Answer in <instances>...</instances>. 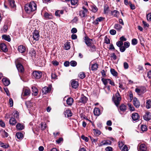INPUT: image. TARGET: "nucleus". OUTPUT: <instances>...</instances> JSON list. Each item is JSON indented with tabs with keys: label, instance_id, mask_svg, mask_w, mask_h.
Listing matches in <instances>:
<instances>
[{
	"label": "nucleus",
	"instance_id": "1",
	"mask_svg": "<svg viewBox=\"0 0 151 151\" xmlns=\"http://www.w3.org/2000/svg\"><path fill=\"white\" fill-rule=\"evenodd\" d=\"M24 9L27 13L30 14L37 9V5L34 1H31L25 5Z\"/></svg>",
	"mask_w": 151,
	"mask_h": 151
},
{
	"label": "nucleus",
	"instance_id": "2",
	"mask_svg": "<svg viewBox=\"0 0 151 151\" xmlns=\"http://www.w3.org/2000/svg\"><path fill=\"white\" fill-rule=\"evenodd\" d=\"M115 96L116 99L115 100L114 99V98H112V99L114 101V103L116 106L117 107H118L119 104H120V101L121 100V97H120L119 93L118 91L115 94Z\"/></svg>",
	"mask_w": 151,
	"mask_h": 151
},
{
	"label": "nucleus",
	"instance_id": "3",
	"mask_svg": "<svg viewBox=\"0 0 151 151\" xmlns=\"http://www.w3.org/2000/svg\"><path fill=\"white\" fill-rule=\"evenodd\" d=\"M135 91L138 94L140 95L145 93L146 91V89L145 87H141L139 88H136Z\"/></svg>",
	"mask_w": 151,
	"mask_h": 151
},
{
	"label": "nucleus",
	"instance_id": "4",
	"mask_svg": "<svg viewBox=\"0 0 151 151\" xmlns=\"http://www.w3.org/2000/svg\"><path fill=\"white\" fill-rule=\"evenodd\" d=\"M32 75L34 78L36 79H39L41 77L42 73L40 71H35L33 72Z\"/></svg>",
	"mask_w": 151,
	"mask_h": 151
},
{
	"label": "nucleus",
	"instance_id": "5",
	"mask_svg": "<svg viewBox=\"0 0 151 151\" xmlns=\"http://www.w3.org/2000/svg\"><path fill=\"white\" fill-rule=\"evenodd\" d=\"M34 40L38 41L40 37L39 32L37 30H35L32 33Z\"/></svg>",
	"mask_w": 151,
	"mask_h": 151
},
{
	"label": "nucleus",
	"instance_id": "6",
	"mask_svg": "<svg viewBox=\"0 0 151 151\" xmlns=\"http://www.w3.org/2000/svg\"><path fill=\"white\" fill-rule=\"evenodd\" d=\"M83 10L80 11L79 12V15L81 17H84L86 16V14L88 12L87 9L84 6L82 7Z\"/></svg>",
	"mask_w": 151,
	"mask_h": 151
},
{
	"label": "nucleus",
	"instance_id": "7",
	"mask_svg": "<svg viewBox=\"0 0 151 151\" xmlns=\"http://www.w3.org/2000/svg\"><path fill=\"white\" fill-rule=\"evenodd\" d=\"M88 100V98L83 94L81 95L79 101V102L82 103L83 104H86Z\"/></svg>",
	"mask_w": 151,
	"mask_h": 151
},
{
	"label": "nucleus",
	"instance_id": "8",
	"mask_svg": "<svg viewBox=\"0 0 151 151\" xmlns=\"http://www.w3.org/2000/svg\"><path fill=\"white\" fill-rule=\"evenodd\" d=\"M143 117L145 120L148 121L151 119V113L149 112H146Z\"/></svg>",
	"mask_w": 151,
	"mask_h": 151
},
{
	"label": "nucleus",
	"instance_id": "9",
	"mask_svg": "<svg viewBox=\"0 0 151 151\" xmlns=\"http://www.w3.org/2000/svg\"><path fill=\"white\" fill-rule=\"evenodd\" d=\"M133 102L134 105L136 108H138L139 107L140 103L137 98H134Z\"/></svg>",
	"mask_w": 151,
	"mask_h": 151
},
{
	"label": "nucleus",
	"instance_id": "10",
	"mask_svg": "<svg viewBox=\"0 0 151 151\" xmlns=\"http://www.w3.org/2000/svg\"><path fill=\"white\" fill-rule=\"evenodd\" d=\"M16 65L19 72L22 73L24 71L23 67L21 64L18 63Z\"/></svg>",
	"mask_w": 151,
	"mask_h": 151
},
{
	"label": "nucleus",
	"instance_id": "11",
	"mask_svg": "<svg viewBox=\"0 0 151 151\" xmlns=\"http://www.w3.org/2000/svg\"><path fill=\"white\" fill-rule=\"evenodd\" d=\"M85 42L87 46L90 47L91 45V41L92 40V39L89 38L88 37H85L84 39Z\"/></svg>",
	"mask_w": 151,
	"mask_h": 151
},
{
	"label": "nucleus",
	"instance_id": "12",
	"mask_svg": "<svg viewBox=\"0 0 151 151\" xmlns=\"http://www.w3.org/2000/svg\"><path fill=\"white\" fill-rule=\"evenodd\" d=\"M111 141L109 140H106L101 141L100 143V145L101 146L109 145H111Z\"/></svg>",
	"mask_w": 151,
	"mask_h": 151
},
{
	"label": "nucleus",
	"instance_id": "13",
	"mask_svg": "<svg viewBox=\"0 0 151 151\" xmlns=\"http://www.w3.org/2000/svg\"><path fill=\"white\" fill-rule=\"evenodd\" d=\"M132 118L133 121H136L139 119V116L138 113H134L132 114Z\"/></svg>",
	"mask_w": 151,
	"mask_h": 151
},
{
	"label": "nucleus",
	"instance_id": "14",
	"mask_svg": "<svg viewBox=\"0 0 151 151\" xmlns=\"http://www.w3.org/2000/svg\"><path fill=\"white\" fill-rule=\"evenodd\" d=\"M73 102L74 99L72 98L69 97L67 99V104L68 106H72Z\"/></svg>",
	"mask_w": 151,
	"mask_h": 151
},
{
	"label": "nucleus",
	"instance_id": "15",
	"mask_svg": "<svg viewBox=\"0 0 151 151\" xmlns=\"http://www.w3.org/2000/svg\"><path fill=\"white\" fill-rule=\"evenodd\" d=\"M104 19V18L100 17L97 18L93 22V24H94L97 25L99 24V22H101Z\"/></svg>",
	"mask_w": 151,
	"mask_h": 151
},
{
	"label": "nucleus",
	"instance_id": "16",
	"mask_svg": "<svg viewBox=\"0 0 151 151\" xmlns=\"http://www.w3.org/2000/svg\"><path fill=\"white\" fill-rule=\"evenodd\" d=\"M51 90V88L50 87H45L42 88V93L44 94L49 93Z\"/></svg>",
	"mask_w": 151,
	"mask_h": 151
},
{
	"label": "nucleus",
	"instance_id": "17",
	"mask_svg": "<svg viewBox=\"0 0 151 151\" xmlns=\"http://www.w3.org/2000/svg\"><path fill=\"white\" fill-rule=\"evenodd\" d=\"M0 49L4 52H6L8 50L6 45L4 43H1L0 45Z\"/></svg>",
	"mask_w": 151,
	"mask_h": 151
},
{
	"label": "nucleus",
	"instance_id": "18",
	"mask_svg": "<svg viewBox=\"0 0 151 151\" xmlns=\"http://www.w3.org/2000/svg\"><path fill=\"white\" fill-rule=\"evenodd\" d=\"M2 81L3 84L6 86H8L10 83V80L6 78H3Z\"/></svg>",
	"mask_w": 151,
	"mask_h": 151
},
{
	"label": "nucleus",
	"instance_id": "19",
	"mask_svg": "<svg viewBox=\"0 0 151 151\" xmlns=\"http://www.w3.org/2000/svg\"><path fill=\"white\" fill-rule=\"evenodd\" d=\"M9 124L12 126L15 125L16 124L17 122L14 118L11 117L9 120Z\"/></svg>",
	"mask_w": 151,
	"mask_h": 151
},
{
	"label": "nucleus",
	"instance_id": "20",
	"mask_svg": "<svg viewBox=\"0 0 151 151\" xmlns=\"http://www.w3.org/2000/svg\"><path fill=\"white\" fill-rule=\"evenodd\" d=\"M16 127L17 130H21L24 129V126L20 123H18L16 125Z\"/></svg>",
	"mask_w": 151,
	"mask_h": 151
},
{
	"label": "nucleus",
	"instance_id": "21",
	"mask_svg": "<svg viewBox=\"0 0 151 151\" xmlns=\"http://www.w3.org/2000/svg\"><path fill=\"white\" fill-rule=\"evenodd\" d=\"M93 113L95 115L99 116L101 114L100 110L98 108H95L94 109Z\"/></svg>",
	"mask_w": 151,
	"mask_h": 151
},
{
	"label": "nucleus",
	"instance_id": "22",
	"mask_svg": "<svg viewBox=\"0 0 151 151\" xmlns=\"http://www.w3.org/2000/svg\"><path fill=\"white\" fill-rule=\"evenodd\" d=\"M25 50V47L22 45H20L18 47V51L22 53L24 52Z\"/></svg>",
	"mask_w": 151,
	"mask_h": 151
},
{
	"label": "nucleus",
	"instance_id": "23",
	"mask_svg": "<svg viewBox=\"0 0 151 151\" xmlns=\"http://www.w3.org/2000/svg\"><path fill=\"white\" fill-rule=\"evenodd\" d=\"M44 16L46 19H50L52 18V16L51 14L46 12L45 13Z\"/></svg>",
	"mask_w": 151,
	"mask_h": 151
},
{
	"label": "nucleus",
	"instance_id": "24",
	"mask_svg": "<svg viewBox=\"0 0 151 151\" xmlns=\"http://www.w3.org/2000/svg\"><path fill=\"white\" fill-rule=\"evenodd\" d=\"M111 14L114 15V17H118L120 14V13L118 11L114 10L111 12Z\"/></svg>",
	"mask_w": 151,
	"mask_h": 151
},
{
	"label": "nucleus",
	"instance_id": "25",
	"mask_svg": "<svg viewBox=\"0 0 151 151\" xmlns=\"http://www.w3.org/2000/svg\"><path fill=\"white\" fill-rule=\"evenodd\" d=\"M71 86L73 88H76L78 86V82L75 81H73L71 83Z\"/></svg>",
	"mask_w": 151,
	"mask_h": 151
},
{
	"label": "nucleus",
	"instance_id": "26",
	"mask_svg": "<svg viewBox=\"0 0 151 151\" xmlns=\"http://www.w3.org/2000/svg\"><path fill=\"white\" fill-rule=\"evenodd\" d=\"M119 108L121 111L122 112H125L127 110V106L124 104H122L120 105Z\"/></svg>",
	"mask_w": 151,
	"mask_h": 151
},
{
	"label": "nucleus",
	"instance_id": "27",
	"mask_svg": "<svg viewBox=\"0 0 151 151\" xmlns=\"http://www.w3.org/2000/svg\"><path fill=\"white\" fill-rule=\"evenodd\" d=\"M30 91L28 89H25L23 92V96H26L29 95L30 94Z\"/></svg>",
	"mask_w": 151,
	"mask_h": 151
},
{
	"label": "nucleus",
	"instance_id": "28",
	"mask_svg": "<svg viewBox=\"0 0 151 151\" xmlns=\"http://www.w3.org/2000/svg\"><path fill=\"white\" fill-rule=\"evenodd\" d=\"M109 11V7L108 5L105 4L104 6V13L107 14Z\"/></svg>",
	"mask_w": 151,
	"mask_h": 151
},
{
	"label": "nucleus",
	"instance_id": "29",
	"mask_svg": "<svg viewBox=\"0 0 151 151\" xmlns=\"http://www.w3.org/2000/svg\"><path fill=\"white\" fill-rule=\"evenodd\" d=\"M114 28L117 31H120L122 28V26L119 24H116L114 25Z\"/></svg>",
	"mask_w": 151,
	"mask_h": 151
},
{
	"label": "nucleus",
	"instance_id": "30",
	"mask_svg": "<svg viewBox=\"0 0 151 151\" xmlns=\"http://www.w3.org/2000/svg\"><path fill=\"white\" fill-rule=\"evenodd\" d=\"M3 39L8 42H10L11 41V38L9 35H3L2 36Z\"/></svg>",
	"mask_w": 151,
	"mask_h": 151
},
{
	"label": "nucleus",
	"instance_id": "31",
	"mask_svg": "<svg viewBox=\"0 0 151 151\" xmlns=\"http://www.w3.org/2000/svg\"><path fill=\"white\" fill-rule=\"evenodd\" d=\"M110 72L111 74L115 76H118V73L117 72L115 71L114 69L113 68H111L110 69Z\"/></svg>",
	"mask_w": 151,
	"mask_h": 151
},
{
	"label": "nucleus",
	"instance_id": "32",
	"mask_svg": "<svg viewBox=\"0 0 151 151\" xmlns=\"http://www.w3.org/2000/svg\"><path fill=\"white\" fill-rule=\"evenodd\" d=\"M147 150L146 147L145 145L141 144L140 146V151H146Z\"/></svg>",
	"mask_w": 151,
	"mask_h": 151
},
{
	"label": "nucleus",
	"instance_id": "33",
	"mask_svg": "<svg viewBox=\"0 0 151 151\" xmlns=\"http://www.w3.org/2000/svg\"><path fill=\"white\" fill-rule=\"evenodd\" d=\"M98 65L96 63L92 65L91 67V69L92 70H96L98 68Z\"/></svg>",
	"mask_w": 151,
	"mask_h": 151
},
{
	"label": "nucleus",
	"instance_id": "34",
	"mask_svg": "<svg viewBox=\"0 0 151 151\" xmlns=\"http://www.w3.org/2000/svg\"><path fill=\"white\" fill-rule=\"evenodd\" d=\"M93 131L95 135L96 136H98L100 134L101 132L99 130L96 129H93Z\"/></svg>",
	"mask_w": 151,
	"mask_h": 151
},
{
	"label": "nucleus",
	"instance_id": "35",
	"mask_svg": "<svg viewBox=\"0 0 151 151\" xmlns=\"http://www.w3.org/2000/svg\"><path fill=\"white\" fill-rule=\"evenodd\" d=\"M151 101L150 99L147 100L146 102V107L147 109H149L151 108Z\"/></svg>",
	"mask_w": 151,
	"mask_h": 151
},
{
	"label": "nucleus",
	"instance_id": "36",
	"mask_svg": "<svg viewBox=\"0 0 151 151\" xmlns=\"http://www.w3.org/2000/svg\"><path fill=\"white\" fill-rule=\"evenodd\" d=\"M16 136L17 138L19 139L22 138L23 137V134L21 132H17L16 134Z\"/></svg>",
	"mask_w": 151,
	"mask_h": 151
},
{
	"label": "nucleus",
	"instance_id": "37",
	"mask_svg": "<svg viewBox=\"0 0 151 151\" xmlns=\"http://www.w3.org/2000/svg\"><path fill=\"white\" fill-rule=\"evenodd\" d=\"M13 115L14 118L19 119V113L17 111H15L13 113Z\"/></svg>",
	"mask_w": 151,
	"mask_h": 151
},
{
	"label": "nucleus",
	"instance_id": "38",
	"mask_svg": "<svg viewBox=\"0 0 151 151\" xmlns=\"http://www.w3.org/2000/svg\"><path fill=\"white\" fill-rule=\"evenodd\" d=\"M9 4L10 6L12 8H14L16 7L15 4V1L14 0H11L9 1Z\"/></svg>",
	"mask_w": 151,
	"mask_h": 151
},
{
	"label": "nucleus",
	"instance_id": "39",
	"mask_svg": "<svg viewBox=\"0 0 151 151\" xmlns=\"http://www.w3.org/2000/svg\"><path fill=\"white\" fill-rule=\"evenodd\" d=\"M108 79H106L104 78H101V81L103 82L104 85L105 86H106L108 82H109L108 80Z\"/></svg>",
	"mask_w": 151,
	"mask_h": 151
},
{
	"label": "nucleus",
	"instance_id": "40",
	"mask_svg": "<svg viewBox=\"0 0 151 151\" xmlns=\"http://www.w3.org/2000/svg\"><path fill=\"white\" fill-rule=\"evenodd\" d=\"M32 89L33 92L34 93V95L35 96L37 95V94L38 91L37 88L35 87H32Z\"/></svg>",
	"mask_w": 151,
	"mask_h": 151
},
{
	"label": "nucleus",
	"instance_id": "41",
	"mask_svg": "<svg viewBox=\"0 0 151 151\" xmlns=\"http://www.w3.org/2000/svg\"><path fill=\"white\" fill-rule=\"evenodd\" d=\"M141 129L142 132L146 131L147 130V127L145 125H142L141 126Z\"/></svg>",
	"mask_w": 151,
	"mask_h": 151
},
{
	"label": "nucleus",
	"instance_id": "42",
	"mask_svg": "<svg viewBox=\"0 0 151 151\" xmlns=\"http://www.w3.org/2000/svg\"><path fill=\"white\" fill-rule=\"evenodd\" d=\"M67 115L68 117H71L72 116L73 113L69 109L67 110Z\"/></svg>",
	"mask_w": 151,
	"mask_h": 151
},
{
	"label": "nucleus",
	"instance_id": "43",
	"mask_svg": "<svg viewBox=\"0 0 151 151\" xmlns=\"http://www.w3.org/2000/svg\"><path fill=\"white\" fill-rule=\"evenodd\" d=\"M70 65L72 67H75L77 65V63L74 60H72L70 62Z\"/></svg>",
	"mask_w": 151,
	"mask_h": 151
},
{
	"label": "nucleus",
	"instance_id": "44",
	"mask_svg": "<svg viewBox=\"0 0 151 151\" xmlns=\"http://www.w3.org/2000/svg\"><path fill=\"white\" fill-rule=\"evenodd\" d=\"M90 46V50L92 52H94L96 50V46L94 45H91Z\"/></svg>",
	"mask_w": 151,
	"mask_h": 151
},
{
	"label": "nucleus",
	"instance_id": "45",
	"mask_svg": "<svg viewBox=\"0 0 151 151\" xmlns=\"http://www.w3.org/2000/svg\"><path fill=\"white\" fill-rule=\"evenodd\" d=\"M41 129L42 130H44L47 127V125L46 123L44 122H42L41 123Z\"/></svg>",
	"mask_w": 151,
	"mask_h": 151
},
{
	"label": "nucleus",
	"instance_id": "46",
	"mask_svg": "<svg viewBox=\"0 0 151 151\" xmlns=\"http://www.w3.org/2000/svg\"><path fill=\"white\" fill-rule=\"evenodd\" d=\"M70 2L72 5L74 6L77 4L78 0H71Z\"/></svg>",
	"mask_w": 151,
	"mask_h": 151
},
{
	"label": "nucleus",
	"instance_id": "47",
	"mask_svg": "<svg viewBox=\"0 0 151 151\" xmlns=\"http://www.w3.org/2000/svg\"><path fill=\"white\" fill-rule=\"evenodd\" d=\"M105 43L107 44L110 43V40L109 38H108L106 36L105 37Z\"/></svg>",
	"mask_w": 151,
	"mask_h": 151
},
{
	"label": "nucleus",
	"instance_id": "48",
	"mask_svg": "<svg viewBox=\"0 0 151 151\" xmlns=\"http://www.w3.org/2000/svg\"><path fill=\"white\" fill-rule=\"evenodd\" d=\"M137 43V39L134 38L132 40V44L133 45H135Z\"/></svg>",
	"mask_w": 151,
	"mask_h": 151
},
{
	"label": "nucleus",
	"instance_id": "49",
	"mask_svg": "<svg viewBox=\"0 0 151 151\" xmlns=\"http://www.w3.org/2000/svg\"><path fill=\"white\" fill-rule=\"evenodd\" d=\"M147 20L149 21H151V13H150L147 14Z\"/></svg>",
	"mask_w": 151,
	"mask_h": 151
},
{
	"label": "nucleus",
	"instance_id": "50",
	"mask_svg": "<svg viewBox=\"0 0 151 151\" xmlns=\"http://www.w3.org/2000/svg\"><path fill=\"white\" fill-rule=\"evenodd\" d=\"M92 11L95 13L96 12L98 11V9L95 6H93L92 7Z\"/></svg>",
	"mask_w": 151,
	"mask_h": 151
},
{
	"label": "nucleus",
	"instance_id": "51",
	"mask_svg": "<svg viewBox=\"0 0 151 151\" xmlns=\"http://www.w3.org/2000/svg\"><path fill=\"white\" fill-rule=\"evenodd\" d=\"M123 42H122V41H120L117 42L116 43L117 46L119 47H121V46L123 45Z\"/></svg>",
	"mask_w": 151,
	"mask_h": 151
},
{
	"label": "nucleus",
	"instance_id": "52",
	"mask_svg": "<svg viewBox=\"0 0 151 151\" xmlns=\"http://www.w3.org/2000/svg\"><path fill=\"white\" fill-rule=\"evenodd\" d=\"M80 78L83 79L86 77V75L84 73L82 72L81 73L79 76Z\"/></svg>",
	"mask_w": 151,
	"mask_h": 151
},
{
	"label": "nucleus",
	"instance_id": "53",
	"mask_svg": "<svg viewBox=\"0 0 151 151\" xmlns=\"http://www.w3.org/2000/svg\"><path fill=\"white\" fill-rule=\"evenodd\" d=\"M130 43L129 42H126L124 43V46L126 48H127L129 47Z\"/></svg>",
	"mask_w": 151,
	"mask_h": 151
},
{
	"label": "nucleus",
	"instance_id": "54",
	"mask_svg": "<svg viewBox=\"0 0 151 151\" xmlns=\"http://www.w3.org/2000/svg\"><path fill=\"white\" fill-rule=\"evenodd\" d=\"M129 4L130 6L131 9H134L135 8V6L134 4H132L130 1L129 2Z\"/></svg>",
	"mask_w": 151,
	"mask_h": 151
},
{
	"label": "nucleus",
	"instance_id": "55",
	"mask_svg": "<svg viewBox=\"0 0 151 151\" xmlns=\"http://www.w3.org/2000/svg\"><path fill=\"white\" fill-rule=\"evenodd\" d=\"M111 58L114 60L117 58L116 56L114 53H113L111 54Z\"/></svg>",
	"mask_w": 151,
	"mask_h": 151
},
{
	"label": "nucleus",
	"instance_id": "56",
	"mask_svg": "<svg viewBox=\"0 0 151 151\" xmlns=\"http://www.w3.org/2000/svg\"><path fill=\"white\" fill-rule=\"evenodd\" d=\"M81 138L82 139L84 140L86 142H88L89 140L88 138L87 137H85L83 135H82L81 136Z\"/></svg>",
	"mask_w": 151,
	"mask_h": 151
},
{
	"label": "nucleus",
	"instance_id": "57",
	"mask_svg": "<svg viewBox=\"0 0 151 151\" xmlns=\"http://www.w3.org/2000/svg\"><path fill=\"white\" fill-rule=\"evenodd\" d=\"M128 105L129 107L130 110L132 111H134V108L131 105V104H128Z\"/></svg>",
	"mask_w": 151,
	"mask_h": 151
},
{
	"label": "nucleus",
	"instance_id": "58",
	"mask_svg": "<svg viewBox=\"0 0 151 151\" xmlns=\"http://www.w3.org/2000/svg\"><path fill=\"white\" fill-rule=\"evenodd\" d=\"M119 49L121 52H123L125 50L126 48L124 46H122L119 47Z\"/></svg>",
	"mask_w": 151,
	"mask_h": 151
},
{
	"label": "nucleus",
	"instance_id": "59",
	"mask_svg": "<svg viewBox=\"0 0 151 151\" xmlns=\"http://www.w3.org/2000/svg\"><path fill=\"white\" fill-rule=\"evenodd\" d=\"M110 34L112 35H114L116 33V31L114 29H111L110 31Z\"/></svg>",
	"mask_w": 151,
	"mask_h": 151
},
{
	"label": "nucleus",
	"instance_id": "60",
	"mask_svg": "<svg viewBox=\"0 0 151 151\" xmlns=\"http://www.w3.org/2000/svg\"><path fill=\"white\" fill-rule=\"evenodd\" d=\"M51 77L52 78L56 79L57 78V76L54 73H52L51 74Z\"/></svg>",
	"mask_w": 151,
	"mask_h": 151
},
{
	"label": "nucleus",
	"instance_id": "61",
	"mask_svg": "<svg viewBox=\"0 0 151 151\" xmlns=\"http://www.w3.org/2000/svg\"><path fill=\"white\" fill-rule=\"evenodd\" d=\"M2 134L4 137H7L8 136V134L4 130L2 131Z\"/></svg>",
	"mask_w": 151,
	"mask_h": 151
},
{
	"label": "nucleus",
	"instance_id": "62",
	"mask_svg": "<svg viewBox=\"0 0 151 151\" xmlns=\"http://www.w3.org/2000/svg\"><path fill=\"white\" fill-rule=\"evenodd\" d=\"M52 63L55 66H57L59 65V63L56 60L53 61L52 62Z\"/></svg>",
	"mask_w": 151,
	"mask_h": 151
},
{
	"label": "nucleus",
	"instance_id": "63",
	"mask_svg": "<svg viewBox=\"0 0 151 151\" xmlns=\"http://www.w3.org/2000/svg\"><path fill=\"white\" fill-rule=\"evenodd\" d=\"M71 37L72 40H76L77 38V36L76 34H73L71 36Z\"/></svg>",
	"mask_w": 151,
	"mask_h": 151
},
{
	"label": "nucleus",
	"instance_id": "64",
	"mask_svg": "<svg viewBox=\"0 0 151 151\" xmlns=\"http://www.w3.org/2000/svg\"><path fill=\"white\" fill-rule=\"evenodd\" d=\"M106 151H112V148L110 147H107L105 149Z\"/></svg>",
	"mask_w": 151,
	"mask_h": 151
}]
</instances>
